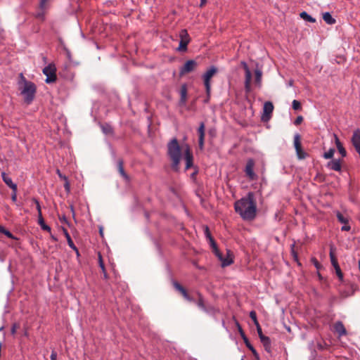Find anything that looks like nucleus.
<instances>
[{"mask_svg": "<svg viewBox=\"0 0 360 360\" xmlns=\"http://www.w3.org/2000/svg\"><path fill=\"white\" fill-rule=\"evenodd\" d=\"M327 167L334 171L341 170V164L339 160H333L327 164Z\"/></svg>", "mask_w": 360, "mask_h": 360, "instance_id": "obj_16", "label": "nucleus"}, {"mask_svg": "<svg viewBox=\"0 0 360 360\" xmlns=\"http://www.w3.org/2000/svg\"><path fill=\"white\" fill-rule=\"evenodd\" d=\"M257 326V333H258L259 337L260 338H261V335H263L262 331V328H261L259 324H258V326Z\"/></svg>", "mask_w": 360, "mask_h": 360, "instance_id": "obj_46", "label": "nucleus"}, {"mask_svg": "<svg viewBox=\"0 0 360 360\" xmlns=\"http://www.w3.org/2000/svg\"><path fill=\"white\" fill-rule=\"evenodd\" d=\"M187 96V91L186 87H182L181 89V100L180 102L181 104H185Z\"/></svg>", "mask_w": 360, "mask_h": 360, "instance_id": "obj_28", "label": "nucleus"}, {"mask_svg": "<svg viewBox=\"0 0 360 360\" xmlns=\"http://www.w3.org/2000/svg\"><path fill=\"white\" fill-rule=\"evenodd\" d=\"M274 110V105L271 102L266 101L264 104L263 107V115L262 120H269L270 117V115L272 113Z\"/></svg>", "mask_w": 360, "mask_h": 360, "instance_id": "obj_12", "label": "nucleus"}, {"mask_svg": "<svg viewBox=\"0 0 360 360\" xmlns=\"http://www.w3.org/2000/svg\"><path fill=\"white\" fill-rule=\"evenodd\" d=\"M1 176L4 182L12 190H15V188H17L16 184L13 183L11 178L9 177L5 172L1 173Z\"/></svg>", "mask_w": 360, "mask_h": 360, "instance_id": "obj_15", "label": "nucleus"}, {"mask_svg": "<svg viewBox=\"0 0 360 360\" xmlns=\"http://www.w3.org/2000/svg\"><path fill=\"white\" fill-rule=\"evenodd\" d=\"M5 230L6 229L3 226H0V233H4Z\"/></svg>", "mask_w": 360, "mask_h": 360, "instance_id": "obj_52", "label": "nucleus"}, {"mask_svg": "<svg viewBox=\"0 0 360 360\" xmlns=\"http://www.w3.org/2000/svg\"><path fill=\"white\" fill-rule=\"evenodd\" d=\"M302 120H303L302 117V116H299V117H297V119L295 120V124L296 125L300 124L302 122Z\"/></svg>", "mask_w": 360, "mask_h": 360, "instance_id": "obj_43", "label": "nucleus"}, {"mask_svg": "<svg viewBox=\"0 0 360 360\" xmlns=\"http://www.w3.org/2000/svg\"><path fill=\"white\" fill-rule=\"evenodd\" d=\"M65 187L66 190H68V191L69 190V184L68 182H66Z\"/></svg>", "mask_w": 360, "mask_h": 360, "instance_id": "obj_54", "label": "nucleus"}, {"mask_svg": "<svg viewBox=\"0 0 360 360\" xmlns=\"http://www.w3.org/2000/svg\"><path fill=\"white\" fill-rule=\"evenodd\" d=\"M352 142L356 151L360 150V130L356 129L354 131Z\"/></svg>", "mask_w": 360, "mask_h": 360, "instance_id": "obj_13", "label": "nucleus"}, {"mask_svg": "<svg viewBox=\"0 0 360 360\" xmlns=\"http://www.w3.org/2000/svg\"><path fill=\"white\" fill-rule=\"evenodd\" d=\"M242 65L244 68L245 74V89L246 92H250L251 90L252 73L248 65L245 62L242 63Z\"/></svg>", "mask_w": 360, "mask_h": 360, "instance_id": "obj_8", "label": "nucleus"}, {"mask_svg": "<svg viewBox=\"0 0 360 360\" xmlns=\"http://www.w3.org/2000/svg\"><path fill=\"white\" fill-rule=\"evenodd\" d=\"M350 226L349 225H347V224H345L342 227V231H349L350 230Z\"/></svg>", "mask_w": 360, "mask_h": 360, "instance_id": "obj_48", "label": "nucleus"}, {"mask_svg": "<svg viewBox=\"0 0 360 360\" xmlns=\"http://www.w3.org/2000/svg\"><path fill=\"white\" fill-rule=\"evenodd\" d=\"M197 304H198V307L200 308L202 310L206 311V307H205V305L204 303V300L200 295H199V299L197 302Z\"/></svg>", "mask_w": 360, "mask_h": 360, "instance_id": "obj_33", "label": "nucleus"}, {"mask_svg": "<svg viewBox=\"0 0 360 360\" xmlns=\"http://www.w3.org/2000/svg\"><path fill=\"white\" fill-rule=\"evenodd\" d=\"M56 68L53 64H49L43 69V73L46 76V83H52L56 80Z\"/></svg>", "mask_w": 360, "mask_h": 360, "instance_id": "obj_6", "label": "nucleus"}, {"mask_svg": "<svg viewBox=\"0 0 360 360\" xmlns=\"http://www.w3.org/2000/svg\"><path fill=\"white\" fill-rule=\"evenodd\" d=\"M64 234L65 236V238L67 239L68 245L73 250H76V252L78 253V250L77 248L75 247L70 234L68 233V231L66 229H63Z\"/></svg>", "mask_w": 360, "mask_h": 360, "instance_id": "obj_21", "label": "nucleus"}, {"mask_svg": "<svg viewBox=\"0 0 360 360\" xmlns=\"http://www.w3.org/2000/svg\"><path fill=\"white\" fill-rule=\"evenodd\" d=\"M206 1H207V0H201L200 6H202L203 5H205Z\"/></svg>", "mask_w": 360, "mask_h": 360, "instance_id": "obj_53", "label": "nucleus"}, {"mask_svg": "<svg viewBox=\"0 0 360 360\" xmlns=\"http://www.w3.org/2000/svg\"><path fill=\"white\" fill-rule=\"evenodd\" d=\"M297 156L300 160L304 159L307 157V153L302 149L301 148H299V149H295Z\"/></svg>", "mask_w": 360, "mask_h": 360, "instance_id": "obj_30", "label": "nucleus"}, {"mask_svg": "<svg viewBox=\"0 0 360 360\" xmlns=\"http://www.w3.org/2000/svg\"><path fill=\"white\" fill-rule=\"evenodd\" d=\"M179 37H180V41H183L188 44L190 42L191 38H190L189 34H188V32L186 30H181V32L179 33Z\"/></svg>", "mask_w": 360, "mask_h": 360, "instance_id": "obj_19", "label": "nucleus"}, {"mask_svg": "<svg viewBox=\"0 0 360 360\" xmlns=\"http://www.w3.org/2000/svg\"><path fill=\"white\" fill-rule=\"evenodd\" d=\"M300 18L303 20L310 22H315L316 20L315 18H312L311 15H309L307 12L303 11L300 14Z\"/></svg>", "mask_w": 360, "mask_h": 360, "instance_id": "obj_25", "label": "nucleus"}, {"mask_svg": "<svg viewBox=\"0 0 360 360\" xmlns=\"http://www.w3.org/2000/svg\"><path fill=\"white\" fill-rule=\"evenodd\" d=\"M330 257L331 263H332L333 266H334V268L336 267L337 266H339L338 263L337 262V259L333 254V248H330Z\"/></svg>", "mask_w": 360, "mask_h": 360, "instance_id": "obj_32", "label": "nucleus"}, {"mask_svg": "<svg viewBox=\"0 0 360 360\" xmlns=\"http://www.w3.org/2000/svg\"><path fill=\"white\" fill-rule=\"evenodd\" d=\"M182 149L186 160V169H188L193 165V154L188 144H185Z\"/></svg>", "mask_w": 360, "mask_h": 360, "instance_id": "obj_7", "label": "nucleus"}, {"mask_svg": "<svg viewBox=\"0 0 360 360\" xmlns=\"http://www.w3.org/2000/svg\"><path fill=\"white\" fill-rule=\"evenodd\" d=\"M117 167H118V171H119L120 175L126 181H129V176L127 174V173L124 170L123 161L122 160H118V162H117Z\"/></svg>", "mask_w": 360, "mask_h": 360, "instance_id": "obj_18", "label": "nucleus"}, {"mask_svg": "<svg viewBox=\"0 0 360 360\" xmlns=\"http://www.w3.org/2000/svg\"><path fill=\"white\" fill-rule=\"evenodd\" d=\"M294 146L295 149H299V148H301V141H300V136L299 134H296L294 136Z\"/></svg>", "mask_w": 360, "mask_h": 360, "instance_id": "obj_31", "label": "nucleus"}, {"mask_svg": "<svg viewBox=\"0 0 360 360\" xmlns=\"http://www.w3.org/2000/svg\"><path fill=\"white\" fill-rule=\"evenodd\" d=\"M254 166H255V162L253 160L250 159L248 160L246 166H245V174L247 176L250 180H254L256 179L257 176L255 173L254 172Z\"/></svg>", "mask_w": 360, "mask_h": 360, "instance_id": "obj_10", "label": "nucleus"}, {"mask_svg": "<svg viewBox=\"0 0 360 360\" xmlns=\"http://www.w3.org/2000/svg\"><path fill=\"white\" fill-rule=\"evenodd\" d=\"M359 270H360V260L359 261Z\"/></svg>", "mask_w": 360, "mask_h": 360, "instance_id": "obj_57", "label": "nucleus"}, {"mask_svg": "<svg viewBox=\"0 0 360 360\" xmlns=\"http://www.w3.org/2000/svg\"><path fill=\"white\" fill-rule=\"evenodd\" d=\"M245 345L247 346V347L252 352V353L253 354L254 356L256 358V359H259V354L257 352V351L255 349V348L253 347V346L248 341V340L246 338H245Z\"/></svg>", "mask_w": 360, "mask_h": 360, "instance_id": "obj_27", "label": "nucleus"}, {"mask_svg": "<svg viewBox=\"0 0 360 360\" xmlns=\"http://www.w3.org/2000/svg\"><path fill=\"white\" fill-rule=\"evenodd\" d=\"M57 173H58V176H59V177H60V179H64V180H67L66 177H65V176H63V175L60 174V171H59V170H58V171H57Z\"/></svg>", "mask_w": 360, "mask_h": 360, "instance_id": "obj_49", "label": "nucleus"}, {"mask_svg": "<svg viewBox=\"0 0 360 360\" xmlns=\"http://www.w3.org/2000/svg\"><path fill=\"white\" fill-rule=\"evenodd\" d=\"M20 77L22 79L20 82V93L23 96L25 101L30 104L34 98L36 86L33 82L26 80L22 74H20Z\"/></svg>", "mask_w": 360, "mask_h": 360, "instance_id": "obj_3", "label": "nucleus"}, {"mask_svg": "<svg viewBox=\"0 0 360 360\" xmlns=\"http://www.w3.org/2000/svg\"><path fill=\"white\" fill-rule=\"evenodd\" d=\"M102 271H103V274L106 273L105 269L104 268V270H102Z\"/></svg>", "mask_w": 360, "mask_h": 360, "instance_id": "obj_56", "label": "nucleus"}, {"mask_svg": "<svg viewBox=\"0 0 360 360\" xmlns=\"http://www.w3.org/2000/svg\"><path fill=\"white\" fill-rule=\"evenodd\" d=\"M98 257H99V266L102 270H104L105 266H104L103 262L102 260L101 255H99Z\"/></svg>", "mask_w": 360, "mask_h": 360, "instance_id": "obj_42", "label": "nucleus"}, {"mask_svg": "<svg viewBox=\"0 0 360 360\" xmlns=\"http://www.w3.org/2000/svg\"><path fill=\"white\" fill-rule=\"evenodd\" d=\"M235 210L245 220L255 219L257 212L256 202L252 192L235 202Z\"/></svg>", "mask_w": 360, "mask_h": 360, "instance_id": "obj_1", "label": "nucleus"}, {"mask_svg": "<svg viewBox=\"0 0 360 360\" xmlns=\"http://www.w3.org/2000/svg\"><path fill=\"white\" fill-rule=\"evenodd\" d=\"M255 82L258 85H260L261 81H262V71L260 70L257 69V70H255Z\"/></svg>", "mask_w": 360, "mask_h": 360, "instance_id": "obj_29", "label": "nucleus"}, {"mask_svg": "<svg viewBox=\"0 0 360 360\" xmlns=\"http://www.w3.org/2000/svg\"><path fill=\"white\" fill-rule=\"evenodd\" d=\"M48 0H41L40 1V8L41 9H44L45 8L46 3Z\"/></svg>", "mask_w": 360, "mask_h": 360, "instance_id": "obj_47", "label": "nucleus"}, {"mask_svg": "<svg viewBox=\"0 0 360 360\" xmlns=\"http://www.w3.org/2000/svg\"><path fill=\"white\" fill-rule=\"evenodd\" d=\"M337 217L340 222H341L344 224H347L348 223L347 218L345 217L341 213L338 212Z\"/></svg>", "mask_w": 360, "mask_h": 360, "instance_id": "obj_35", "label": "nucleus"}, {"mask_svg": "<svg viewBox=\"0 0 360 360\" xmlns=\"http://www.w3.org/2000/svg\"><path fill=\"white\" fill-rule=\"evenodd\" d=\"M186 297H187L185 298L186 300L190 301V302L193 301V299L189 296V295H188Z\"/></svg>", "mask_w": 360, "mask_h": 360, "instance_id": "obj_51", "label": "nucleus"}, {"mask_svg": "<svg viewBox=\"0 0 360 360\" xmlns=\"http://www.w3.org/2000/svg\"><path fill=\"white\" fill-rule=\"evenodd\" d=\"M250 317L251 318V319L253 321L254 323L255 326H258L259 322L257 321V314H256V312L255 311H250Z\"/></svg>", "mask_w": 360, "mask_h": 360, "instance_id": "obj_37", "label": "nucleus"}, {"mask_svg": "<svg viewBox=\"0 0 360 360\" xmlns=\"http://www.w3.org/2000/svg\"><path fill=\"white\" fill-rule=\"evenodd\" d=\"M334 329L340 337L345 335L347 334V330L341 321H338L335 323Z\"/></svg>", "mask_w": 360, "mask_h": 360, "instance_id": "obj_14", "label": "nucleus"}, {"mask_svg": "<svg viewBox=\"0 0 360 360\" xmlns=\"http://www.w3.org/2000/svg\"><path fill=\"white\" fill-rule=\"evenodd\" d=\"M241 360H245L243 358Z\"/></svg>", "mask_w": 360, "mask_h": 360, "instance_id": "obj_58", "label": "nucleus"}, {"mask_svg": "<svg viewBox=\"0 0 360 360\" xmlns=\"http://www.w3.org/2000/svg\"><path fill=\"white\" fill-rule=\"evenodd\" d=\"M173 285L176 290L179 291L184 298L187 297L186 296L188 294L187 293L186 290L179 283H178L177 282H174Z\"/></svg>", "mask_w": 360, "mask_h": 360, "instance_id": "obj_23", "label": "nucleus"}, {"mask_svg": "<svg viewBox=\"0 0 360 360\" xmlns=\"http://www.w3.org/2000/svg\"><path fill=\"white\" fill-rule=\"evenodd\" d=\"M205 126L204 122H201L199 125V127L198 129V146L200 150H202L204 148V140H205Z\"/></svg>", "mask_w": 360, "mask_h": 360, "instance_id": "obj_11", "label": "nucleus"}, {"mask_svg": "<svg viewBox=\"0 0 360 360\" xmlns=\"http://www.w3.org/2000/svg\"><path fill=\"white\" fill-rule=\"evenodd\" d=\"M335 153L334 148H330L328 152L323 154V158L325 159H330L333 157Z\"/></svg>", "mask_w": 360, "mask_h": 360, "instance_id": "obj_34", "label": "nucleus"}, {"mask_svg": "<svg viewBox=\"0 0 360 360\" xmlns=\"http://www.w3.org/2000/svg\"><path fill=\"white\" fill-rule=\"evenodd\" d=\"M198 66V63L194 60H187L180 70V75H183L193 71Z\"/></svg>", "mask_w": 360, "mask_h": 360, "instance_id": "obj_9", "label": "nucleus"}, {"mask_svg": "<svg viewBox=\"0 0 360 360\" xmlns=\"http://www.w3.org/2000/svg\"><path fill=\"white\" fill-rule=\"evenodd\" d=\"M15 332H16V326H15V325H14L11 328V333H12V334H14V333H15Z\"/></svg>", "mask_w": 360, "mask_h": 360, "instance_id": "obj_50", "label": "nucleus"}, {"mask_svg": "<svg viewBox=\"0 0 360 360\" xmlns=\"http://www.w3.org/2000/svg\"><path fill=\"white\" fill-rule=\"evenodd\" d=\"M103 275H104V277L106 278H107V273L103 274Z\"/></svg>", "mask_w": 360, "mask_h": 360, "instance_id": "obj_55", "label": "nucleus"}, {"mask_svg": "<svg viewBox=\"0 0 360 360\" xmlns=\"http://www.w3.org/2000/svg\"><path fill=\"white\" fill-rule=\"evenodd\" d=\"M38 223L40 225L41 228L44 230V231H49L50 232L51 231V228L50 226H49L48 225H46L44 222V218L42 216L41 217H38Z\"/></svg>", "mask_w": 360, "mask_h": 360, "instance_id": "obj_24", "label": "nucleus"}, {"mask_svg": "<svg viewBox=\"0 0 360 360\" xmlns=\"http://www.w3.org/2000/svg\"><path fill=\"white\" fill-rule=\"evenodd\" d=\"M205 234L206 237L209 239L210 245L212 246V249L214 250V246H217V245H216V243L214 242V239L212 238L211 234H210L207 227H205Z\"/></svg>", "mask_w": 360, "mask_h": 360, "instance_id": "obj_26", "label": "nucleus"}, {"mask_svg": "<svg viewBox=\"0 0 360 360\" xmlns=\"http://www.w3.org/2000/svg\"><path fill=\"white\" fill-rule=\"evenodd\" d=\"M213 252L218 257V259L221 261V266L223 267L229 266L233 263V255L230 250H226V257H224L223 255L219 252V250H218L217 246H214V250H213Z\"/></svg>", "mask_w": 360, "mask_h": 360, "instance_id": "obj_4", "label": "nucleus"}, {"mask_svg": "<svg viewBox=\"0 0 360 360\" xmlns=\"http://www.w3.org/2000/svg\"><path fill=\"white\" fill-rule=\"evenodd\" d=\"M184 146H180L176 138L172 139L167 143V155L172 161V167L176 171L179 169Z\"/></svg>", "mask_w": 360, "mask_h": 360, "instance_id": "obj_2", "label": "nucleus"}, {"mask_svg": "<svg viewBox=\"0 0 360 360\" xmlns=\"http://www.w3.org/2000/svg\"><path fill=\"white\" fill-rule=\"evenodd\" d=\"M260 340L265 347V349L266 350H269L270 349L271 345V340L269 338L264 335H261Z\"/></svg>", "mask_w": 360, "mask_h": 360, "instance_id": "obj_22", "label": "nucleus"}, {"mask_svg": "<svg viewBox=\"0 0 360 360\" xmlns=\"http://www.w3.org/2000/svg\"><path fill=\"white\" fill-rule=\"evenodd\" d=\"M323 19L328 25H333L336 22L328 12H326L323 14Z\"/></svg>", "mask_w": 360, "mask_h": 360, "instance_id": "obj_20", "label": "nucleus"}, {"mask_svg": "<svg viewBox=\"0 0 360 360\" xmlns=\"http://www.w3.org/2000/svg\"><path fill=\"white\" fill-rule=\"evenodd\" d=\"M4 234L6 235L9 238H13V234L9 231H8L6 229L5 230Z\"/></svg>", "mask_w": 360, "mask_h": 360, "instance_id": "obj_44", "label": "nucleus"}, {"mask_svg": "<svg viewBox=\"0 0 360 360\" xmlns=\"http://www.w3.org/2000/svg\"><path fill=\"white\" fill-rule=\"evenodd\" d=\"M335 269L336 274L338 276V277L340 278H342V274L341 272V269H340V266H337L336 267H335Z\"/></svg>", "mask_w": 360, "mask_h": 360, "instance_id": "obj_41", "label": "nucleus"}, {"mask_svg": "<svg viewBox=\"0 0 360 360\" xmlns=\"http://www.w3.org/2000/svg\"><path fill=\"white\" fill-rule=\"evenodd\" d=\"M51 360H57V353L55 351L51 352Z\"/></svg>", "mask_w": 360, "mask_h": 360, "instance_id": "obj_45", "label": "nucleus"}, {"mask_svg": "<svg viewBox=\"0 0 360 360\" xmlns=\"http://www.w3.org/2000/svg\"><path fill=\"white\" fill-rule=\"evenodd\" d=\"M292 108L295 110H300L301 109V104L300 103L297 101V100H294L292 103Z\"/></svg>", "mask_w": 360, "mask_h": 360, "instance_id": "obj_38", "label": "nucleus"}, {"mask_svg": "<svg viewBox=\"0 0 360 360\" xmlns=\"http://www.w3.org/2000/svg\"><path fill=\"white\" fill-rule=\"evenodd\" d=\"M217 72V68L214 66L210 67L207 72L203 75L204 84L206 89V93L210 94L211 90L210 80L212 77Z\"/></svg>", "mask_w": 360, "mask_h": 360, "instance_id": "obj_5", "label": "nucleus"}, {"mask_svg": "<svg viewBox=\"0 0 360 360\" xmlns=\"http://www.w3.org/2000/svg\"><path fill=\"white\" fill-rule=\"evenodd\" d=\"M32 201L36 205V209H37V212H38V217L42 216L41 210V206H40V204H39V201L36 198H33Z\"/></svg>", "mask_w": 360, "mask_h": 360, "instance_id": "obj_36", "label": "nucleus"}, {"mask_svg": "<svg viewBox=\"0 0 360 360\" xmlns=\"http://www.w3.org/2000/svg\"><path fill=\"white\" fill-rule=\"evenodd\" d=\"M188 44H186L183 41H179V46L178 47V50L180 51H185L187 50Z\"/></svg>", "mask_w": 360, "mask_h": 360, "instance_id": "obj_39", "label": "nucleus"}, {"mask_svg": "<svg viewBox=\"0 0 360 360\" xmlns=\"http://www.w3.org/2000/svg\"><path fill=\"white\" fill-rule=\"evenodd\" d=\"M333 136H334V139H335V145L337 146V148H338L339 153L342 155V157L346 156L347 152H346L345 149L344 148V147L342 146L338 137L337 136L336 134H334Z\"/></svg>", "mask_w": 360, "mask_h": 360, "instance_id": "obj_17", "label": "nucleus"}, {"mask_svg": "<svg viewBox=\"0 0 360 360\" xmlns=\"http://www.w3.org/2000/svg\"><path fill=\"white\" fill-rule=\"evenodd\" d=\"M17 190L18 188H15V190H12L11 200L13 202L17 201Z\"/></svg>", "mask_w": 360, "mask_h": 360, "instance_id": "obj_40", "label": "nucleus"}]
</instances>
